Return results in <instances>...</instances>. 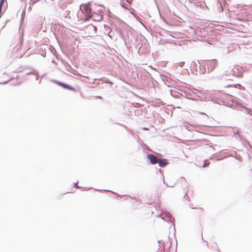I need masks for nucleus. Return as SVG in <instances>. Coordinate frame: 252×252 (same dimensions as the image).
Masks as SVG:
<instances>
[{"mask_svg":"<svg viewBox=\"0 0 252 252\" xmlns=\"http://www.w3.org/2000/svg\"><path fill=\"white\" fill-rule=\"evenodd\" d=\"M24 48H15V50L13 51L14 58H20L23 56L25 55L26 57H28L31 51H29L31 48H28L27 51L23 50Z\"/></svg>","mask_w":252,"mask_h":252,"instance_id":"nucleus-1","label":"nucleus"},{"mask_svg":"<svg viewBox=\"0 0 252 252\" xmlns=\"http://www.w3.org/2000/svg\"><path fill=\"white\" fill-rule=\"evenodd\" d=\"M82 11L86 15L87 19L92 16L91 9L90 5L87 4L83 5L81 7Z\"/></svg>","mask_w":252,"mask_h":252,"instance_id":"nucleus-2","label":"nucleus"},{"mask_svg":"<svg viewBox=\"0 0 252 252\" xmlns=\"http://www.w3.org/2000/svg\"><path fill=\"white\" fill-rule=\"evenodd\" d=\"M208 67V73L211 72L215 68L217 64L216 60H211L206 63Z\"/></svg>","mask_w":252,"mask_h":252,"instance_id":"nucleus-3","label":"nucleus"},{"mask_svg":"<svg viewBox=\"0 0 252 252\" xmlns=\"http://www.w3.org/2000/svg\"><path fill=\"white\" fill-rule=\"evenodd\" d=\"M111 24H114L116 26L118 24L119 25L121 26L124 24V22L116 16L111 13Z\"/></svg>","mask_w":252,"mask_h":252,"instance_id":"nucleus-4","label":"nucleus"},{"mask_svg":"<svg viewBox=\"0 0 252 252\" xmlns=\"http://www.w3.org/2000/svg\"><path fill=\"white\" fill-rule=\"evenodd\" d=\"M147 158L150 160V162L152 164L158 163V159L155 155L153 154H149L147 155Z\"/></svg>","mask_w":252,"mask_h":252,"instance_id":"nucleus-5","label":"nucleus"},{"mask_svg":"<svg viewBox=\"0 0 252 252\" xmlns=\"http://www.w3.org/2000/svg\"><path fill=\"white\" fill-rule=\"evenodd\" d=\"M60 86L62 87L64 89H67L70 91H75L76 90L75 89L71 86L62 82H61L60 83Z\"/></svg>","mask_w":252,"mask_h":252,"instance_id":"nucleus-6","label":"nucleus"},{"mask_svg":"<svg viewBox=\"0 0 252 252\" xmlns=\"http://www.w3.org/2000/svg\"><path fill=\"white\" fill-rule=\"evenodd\" d=\"M206 65H206V63H205L203 64H200L199 66V72L200 74H204L206 72L208 73V71H207V69L206 68Z\"/></svg>","mask_w":252,"mask_h":252,"instance_id":"nucleus-7","label":"nucleus"},{"mask_svg":"<svg viewBox=\"0 0 252 252\" xmlns=\"http://www.w3.org/2000/svg\"><path fill=\"white\" fill-rule=\"evenodd\" d=\"M231 71L232 72V74L235 76L239 77L242 76V73L241 71H239L238 68L234 67L232 69Z\"/></svg>","mask_w":252,"mask_h":252,"instance_id":"nucleus-8","label":"nucleus"},{"mask_svg":"<svg viewBox=\"0 0 252 252\" xmlns=\"http://www.w3.org/2000/svg\"><path fill=\"white\" fill-rule=\"evenodd\" d=\"M158 165L161 167H164L168 163L166 159H159L158 161Z\"/></svg>","mask_w":252,"mask_h":252,"instance_id":"nucleus-9","label":"nucleus"},{"mask_svg":"<svg viewBox=\"0 0 252 252\" xmlns=\"http://www.w3.org/2000/svg\"><path fill=\"white\" fill-rule=\"evenodd\" d=\"M36 74V70L33 69H32V71H31V72H27L25 74V76H28V75H34V74Z\"/></svg>","mask_w":252,"mask_h":252,"instance_id":"nucleus-10","label":"nucleus"},{"mask_svg":"<svg viewBox=\"0 0 252 252\" xmlns=\"http://www.w3.org/2000/svg\"><path fill=\"white\" fill-rule=\"evenodd\" d=\"M111 2L114 3L117 5H121V0H111Z\"/></svg>","mask_w":252,"mask_h":252,"instance_id":"nucleus-11","label":"nucleus"},{"mask_svg":"<svg viewBox=\"0 0 252 252\" xmlns=\"http://www.w3.org/2000/svg\"><path fill=\"white\" fill-rule=\"evenodd\" d=\"M42 49L43 48H40V49L39 50V54H40L41 56L44 57L46 56V53H44Z\"/></svg>","mask_w":252,"mask_h":252,"instance_id":"nucleus-12","label":"nucleus"},{"mask_svg":"<svg viewBox=\"0 0 252 252\" xmlns=\"http://www.w3.org/2000/svg\"><path fill=\"white\" fill-rule=\"evenodd\" d=\"M89 29L90 30H93L94 31V32H96V31H97V28L96 27L94 26H93V25H91V26L89 27Z\"/></svg>","mask_w":252,"mask_h":252,"instance_id":"nucleus-13","label":"nucleus"},{"mask_svg":"<svg viewBox=\"0 0 252 252\" xmlns=\"http://www.w3.org/2000/svg\"><path fill=\"white\" fill-rule=\"evenodd\" d=\"M51 81L56 83V84L58 85L59 86L60 85V83H61V82H60L59 81H57V80H54V79H52L51 80Z\"/></svg>","mask_w":252,"mask_h":252,"instance_id":"nucleus-14","label":"nucleus"},{"mask_svg":"<svg viewBox=\"0 0 252 252\" xmlns=\"http://www.w3.org/2000/svg\"><path fill=\"white\" fill-rule=\"evenodd\" d=\"M49 52L54 54L53 50H55V48H47Z\"/></svg>","mask_w":252,"mask_h":252,"instance_id":"nucleus-15","label":"nucleus"},{"mask_svg":"<svg viewBox=\"0 0 252 252\" xmlns=\"http://www.w3.org/2000/svg\"><path fill=\"white\" fill-rule=\"evenodd\" d=\"M223 53L224 54H228L229 53V50L228 49V48H225L224 50L223 51Z\"/></svg>","mask_w":252,"mask_h":252,"instance_id":"nucleus-16","label":"nucleus"},{"mask_svg":"<svg viewBox=\"0 0 252 252\" xmlns=\"http://www.w3.org/2000/svg\"><path fill=\"white\" fill-rule=\"evenodd\" d=\"M34 75L35 76V80H37L39 78V75H38V73L37 71H36V74H34Z\"/></svg>","mask_w":252,"mask_h":252,"instance_id":"nucleus-17","label":"nucleus"},{"mask_svg":"<svg viewBox=\"0 0 252 252\" xmlns=\"http://www.w3.org/2000/svg\"><path fill=\"white\" fill-rule=\"evenodd\" d=\"M233 133L234 134H238L239 135V131L238 130H234L233 131Z\"/></svg>","mask_w":252,"mask_h":252,"instance_id":"nucleus-18","label":"nucleus"},{"mask_svg":"<svg viewBox=\"0 0 252 252\" xmlns=\"http://www.w3.org/2000/svg\"><path fill=\"white\" fill-rule=\"evenodd\" d=\"M165 215L168 217H171L172 215L169 212H166L165 213Z\"/></svg>","mask_w":252,"mask_h":252,"instance_id":"nucleus-19","label":"nucleus"},{"mask_svg":"<svg viewBox=\"0 0 252 252\" xmlns=\"http://www.w3.org/2000/svg\"><path fill=\"white\" fill-rule=\"evenodd\" d=\"M245 109H246V113L247 114H250V112L251 110L249 108H245Z\"/></svg>","mask_w":252,"mask_h":252,"instance_id":"nucleus-20","label":"nucleus"},{"mask_svg":"<svg viewBox=\"0 0 252 252\" xmlns=\"http://www.w3.org/2000/svg\"><path fill=\"white\" fill-rule=\"evenodd\" d=\"M78 183V182H77L74 183V186H75L76 188H79L80 187L77 186Z\"/></svg>","mask_w":252,"mask_h":252,"instance_id":"nucleus-21","label":"nucleus"},{"mask_svg":"<svg viewBox=\"0 0 252 252\" xmlns=\"http://www.w3.org/2000/svg\"><path fill=\"white\" fill-rule=\"evenodd\" d=\"M11 80V78H10L9 80H8V81H5V82H2V83H0V84H6L8 81H10V80Z\"/></svg>","mask_w":252,"mask_h":252,"instance_id":"nucleus-22","label":"nucleus"},{"mask_svg":"<svg viewBox=\"0 0 252 252\" xmlns=\"http://www.w3.org/2000/svg\"><path fill=\"white\" fill-rule=\"evenodd\" d=\"M141 49H142V50H144V49H145V50H146V48H138V50H137V51H138V52L139 53H140V50H141ZM142 51H141V52H142Z\"/></svg>","mask_w":252,"mask_h":252,"instance_id":"nucleus-23","label":"nucleus"},{"mask_svg":"<svg viewBox=\"0 0 252 252\" xmlns=\"http://www.w3.org/2000/svg\"><path fill=\"white\" fill-rule=\"evenodd\" d=\"M181 182H186V179L184 177H182L181 178Z\"/></svg>","mask_w":252,"mask_h":252,"instance_id":"nucleus-24","label":"nucleus"},{"mask_svg":"<svg viewBox=\"0 0 252 252\" xmlns=\"http://www.w3.org/2000/svg\"><path fill=\"white\" fill-rule=\"evenodd\" d=\"M184 64V62H181V63H179V65L180 67H183Z\"/></svg>","mask_w":252,"mask_h":252,"instance_id":"nucleus-25","label":"nucleus"},{"mask_svg":"<svg viewBox=\"0 0 252 252\" xmlns=\"http://www.w3.org/2000/svg\"><path fill=\"white\" fill-rule=\"evenodd\" d=\"M1 9H2V7L0 6V18H1V16H2V14H1Z\"/></svg>","mask_w":252,"mask_h":252,"instance_id":"nucleus-26","label":"nucleus"},{"mask_svg":"<svg viewBox=\"0 0 252 252\" xmlns=\"http://www.w3.org/2000/svg\"><path fill=\"white\" fill-rule=\"evenodd\" d=\"M20 82H18H18H16V83H15V84H12V85H20Z\"/></svg>","mask_w":252,"mask_h":252,"instance_id":"nucleus-27","label":"nucleus"},{"mask_svg":"<svg viewBox=\"0 0 252 252\" xmlns=\"http://www.w3.org/2000/svg\"><path fill=\"white\" fill-rule=\"evenodd\" d=\"M3 5V3L2 2L0 1V6L2 7Z\"/></svg>","mask_w":252,"mask_h":252,"instance_id":"nucleus-28","label":"nucleus"},{"mask_svg":"<svg viewBox=\"0 0 252 252\" xmlns=\"http://www.w3.org/2000/svg\"><path fill=\"white\" fill-rule=\"evenodd\" d=\"M96 97L99 99H102V97L101 96H96Z\"/></svg>","mask_w":252,"mask_h":252,"instance_id":"nucleus-29","label":"nucleus"},{"mask_svg":"<svg viewBox=\"0 0 252 252\" xmlns=\"http://www.w3.org/2000/svg\"><path fill=\"white\" fill-rule=\"evenodd\" d=\"M206 166H207L206 164V163H204V164L202 166V167H205Z\"/></svg>","mask_w":252,"mask_h":252,"instance_id":"nucleus-30","label":"nucleus"},{"mask_svg":"<svg viewBox=\"0 0 252 252\" xmlns=\"http://www.w3.org/2000/svg\"><path fill=\"white\" fill-rule=\"evenodd\" d=\"M188 125H189V126H186V127H187V129H189V124Z\"/></svg>","mask_w":252,"mask_h":252,"instance_id":"nucleus-31","label":"nucleus"},{"mask_svg":"<svg viewBox=\"0 0 252 252\" xmlns=\"http://www.w3.org/2000/svg\"><path fill=\"white\" fill-rule=\"evenodd\" d=\"M193 64L195 65V66H197L196 63H195V62H193Z\"/></svg>","mask_w":252,"mask_h":252,"instance_id":"nucleus-32","label":"nucleus"},{"mask_svg":"<svg viewBox=\"0 0 252 252\" xmlns=\"http://www.w3.org/2000/svg\"><path fill=\"white\" fill-rule=\"evenodd\" d=\"M0 2H2L4 3V2L5 1L4 0H0Z\"/></svg>","mask_w":252,"mask_h":252,"instance_id":"nucleus-33","label":"nucleus"},{"mask_svg":"<svg viewBox=\"0 0 252 252\" xmlns=\"http://www.w3.org/2000/svg\"><path fill=\"white\" fill-rule=\"evenodd\" d=\"M106 191H108V192H109L110 191V190H109V189H107V190H105Z\"/></svg>","mask_w":252,"mask_h":252,"instance_id":"nucleus-34","label":"nucleus"},{"mask_svg":"<svg viewBox=\"0 0 252 252\" xmlns=\"http://www.w3.org/2000/svg\"><path fill=\"white\" fill-rule=\"evenodd\" d=\"M75 40L76 41H77L78 43L80 42L77 39H76Z\"/></svg>","mask_w":252,"mask_h":252,"instance_id":"nucleus-35","label":"nucleus"},{"mask_svg":"<svg viewBox=\"0 0 252 252\" xmlns=\"http://www.w3.org/2000/svg\"><path fill=\"white\" fill-rule=\"evenodd\" d=\"M187 196V193H186L185 194V196Z\"/></svg>","mask_w":252,"mask_h":252,"instance_id":"nucleus-36","label":"nucleus"},{"mask_svg":"<svg viewBox=\"0 0 252 252\" xmlns=\"http://www.w3.org/2000/svg\"><path fill=\"white\" fill-rule=\"evenodd\" d=\"M43 77V75L41 76V78H42Z\"/></svg>","mask_w":252,"mask_h":252,"instance_id":"nucleus-37","label":"nucleus"},{"mask_svg":"<svg viewBox=\"0 0 252 252\" xmlns=\"http://www.w3.org/2000/svg\"><path fill=\"white\" fill-rule=\"evenodd\" d=\"M4 1H6V0H4Z\"/></svg>","mask_w":252,"mask_h":252,"instance_id":"nucleus-38","label":"nucleus"}]
</instances>
